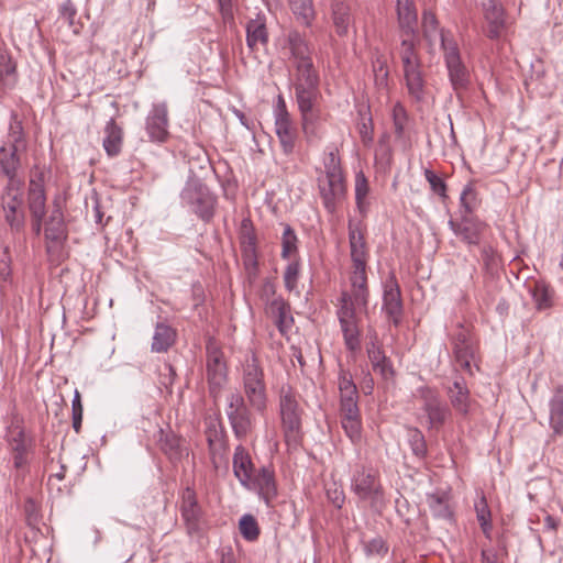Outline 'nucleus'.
I'll use <instances>...</instances> for the list:
<instances>
[{
	"label": "nucleus",
	"instance_id": "1",
	"mask_svg": "<svg viewBox=\"0 0 563 563\" xmlns=\"http://www.w3.org/2000/svg\"><path fill=\"white\" fill-rule=\"evenodd\" d=\"M349 243L352 267L349 275L350 289L343 290L336 311L344 344L351 352L361 347V329L357 311H367L369 289L367 285L368 251L358 225L349 222Z\"/></svg>",
	"mask_w": 563,
	"mask_h": 563
},
{
	"label": "nucleus",
	"instance_id": "2",
	"mask_svg": "<svg viewBox=\"0 0 563 563\" xmlns=\"http://www.w3.org/2000/svg\"><path fill=\"white\" fill-rule=\"evenodd\" d=\"M294 88L303 137L310 145L318 144L324 136V123L329 117L320 106L319 85L309 87L295 85Z\"/></svg>",
	"mask_w": 563,
	"mask_h": 563
},
{
	"label": "nucleus",
	"instance_id": "3",
	"mask_svg": "<svg viewBox=\"0 0 563 563\" xmlns=\"http://www.w3.org/2000/svg\"><path fill=\"white\" fill-rule=\"evenodd\" d=\"M313 47L297 30L290 31L285 40L283 53L296 69L295 85L303 87L319 85V75L312 62Z\"/></svg>",
	"mask_w": 563,
	"mask_h": 563
},
{
	"label": "nucleus",
	"instance_id": "4",
	"mask_svg": "<svg viewBox=\"0 0 563 563\" xmlns=\"http://www.w3.org/2000/svg\"><path fill=\"white\" fill-rule=\"evenodd\" d=\"M398 56L408 95L415 101H422L426 97V74L419 54L418 40L411 37L401 38Z\"/></svg>",
	"mask_w": 563,
	"mask_h": 563
},
{
	"label": "nucleus",
	"instance_id": "5",
	"mask_svg": "<svg viewBox=\"0 0 563 563\" xmlns=\"http://www.w3.org/2000/svg\"><path fill=\"white\" fill-rule=\"evenodd\" d=\"M341 426L353 443L362 440V419L358 408V393L352 375L341 369L339 374Z\"/></svg>",
	"mask_w": 563,
	"mask_h": 563
},
{
	"label": "nucleus",
	"instance_id": "6",
	"mask_svg": "<svg viewBox=\"0 0 563 563\" xmlns=\"http://www.w3.org/2000/svg\"><path fill=\"white\" fill-rule=\"evenodd\" d=\"M242 387L252 409L264 413L267 409V389L264 369L254 352L245 355L241 372Z\"/></svg>",
	"mask_w": 563,
	"mask_h": 563
},
{
	"label": "nucleus",
	"instance_id": "7",
	"mask_svg": "<svg viewBox=\"0 0 563 563\" xmlns=\"http://www.w3.org/2000/svg\"><path fill=\"white\" fill-rule=\"evenodd\" d=\"M324 177L318 178V187L324 208L333 214L346 195L340 157L333 151L324 159Z\"/></svg>",
	"mask_w": 563,
	"mask_h": 563
},
{
	"label": "nucleus",
	"instance_id": "8",
	"mask_svg": "<svg viewBox=\"0 0 563 563\" xmlns=\"http://www.w3.org/2000/svg\"><path fill=\"white\" fill-rule=\"evenodd\" d=\"M439 36L450 84L454 92L460 95L471 84L470 69L462 60L459 45L452 33L441 30Z\"/></svg>",
	"mask_w": 563,
	"mask_h": 563
},
{
	"label": "nucleus",
	"instance_id": "9",
	"mask_svg": "<svg viewBox=\"0 0 563 563\" xmlns=\"http://www.w3.org/2000/svg\"><path fill=\"white\" fill-rule=\"evenodd\" d=\"M279 413L286 443L297 446L302 438V408L299 405L297 394L290 386H283L280 389Z\"/></svg>",
	"mask_w": 563,
	"mask_h": 563
},
{
	"label": "nucleus",
	"instance_id": "10",
	"mask_svg": "<svg viewBox=\"0 0 563 563\" xmlns=\"http://www.w3.org/2000/svg\"><path fill=\"white\" fill-rule=\"evenodd\" d=\"M4 440L16 477H23L34 454V440L18 421H12L7 427Z\"/></svg>",
	"mask_w": 563,
	"mask_h": 563
},
{
	"label": "nucleus",
	"instance_id": "11",
	"mask_svg": "<svg viewBox=\"0 0 563 563\" xmlns=\"http://www.w3.org/2000/svg\"><path fill=\"white\" fill-rule=\"evenodd\" d=\"M239 391L227 395L224 412L232 428L233 434L239 440L246 439L255 428V418L251 406Z\"/></svg>",
	"mask_w": 563,
	"mask_h": 563
},
{
	"label": "nucleus",
	"instance_id": "12",
	"mask_svg": "<svg viewBox=\"0 0 563 563\" xmlns=\"http://www.w3.org/2000/svg\"><path fill=\"white\" fill-rule=\"evenodd\" d=\"M351 488L361 500L369 501L373 508L379 507L384 501L378 472L372 467L357 468L353 474Z\"/></svg>",
	"mask_w": 563,
	"mask_h": 563
},
{
	"label": "nucleus",
	"instance_id": "13",
	"mask_svg": "<svg viewBox=\"0 0 563 563\" xmlns=\"http://www.w3.org/2000/svg\"><path fill=\"white\" fill-rule=\"evenodd\" d=\"M179 512L188 536L201 537L207 522L197 494L191 486L184 488L180 494Z\"/></svg>",
	"mask_w": 563,
	"mask_h": 563
},
{
	"label": "nucleus",
	"instance_id": "14",
	"mask_svg": "<svg viewBox=\"0 0 563 563\" xmlns=\"http://www.w3.org/2000/svg\"><path fill=\"white\" fill-rule=\"evenodd\" d=\"M181 199L202 221L209 222L217 206V197L199 181H191L181 191Z\"/></svg>",
	"mask_w": 563,
	"mask_h": 563
},
{
	"label": "nucleus",
	"instance_id": "15",
	"mask_svg": "<svg viewBox=\"0 0 563 563\" xmlns=\"http://www.w3.org/2000/svg\"><path fill=\"white\" fill-rule=\"evenodd\" d=\"M206 375L209 393L217 400L228 383V366L223 352L211 341L207 343Z\"/></svg>",
	"mask_w": 563,
	"mask_h": 563
},
{
	"label": "nucleus",
	"instance_id": "16",
	"mask_svg": "<svg viewBox=\"0 0 563 563\" xmlns=\"http://www.w3.org/2000/svg\"><path fill=\"white\" fill-rule=\"evenodd\" d=\"M23 185L24 181L7 183L1 196L4 220L10 228L15 231L21 230L25 221L23 210Z\"/></svg>",
	"mask_w": 563,
	"mask_h": 563
},
{
	"label": "nucleus",
	"instance_id": "17",
	"mask_svg": "<svg viewBox=\"0 0 563 563\" xmlns=\"http://www.w3.org/2000/svg\"><path fill=\"white\" fill-rule=\"evenodd\" d=\"M416 397L421 401V409L427 416L429 429H440L451 417L450 408L442 401L435 389L421 386L417 389Z\"/></svg>",
	"mask_w": 563,
	"mask_h": 563
},
{
	"label": "nucleus",
	"instance_id": "18",
	"mask_svg": "<svg viewBox=\"0 0 563 563\" xmlns=\"http://www.w3.org/2000/svg\"><path fill=\"white\" fill-rule=\"evenodd\" d=\"M476 351V344L470 330L460 324L452 334V352L455 364L470 375L474 374V367L478 369Z\"/></svg>",
	"mask_w": 563,
	"mask_h": 563
},
{
	"label": "nucleus",
	"instance_id": "19",
	"mask_svg": "<svg viewBox=\"0 0 563 563\" xmlns=\"http://www.w3.org/2000/svg\"><path fill=\"white\" fill-rule=\"evenodd\" d=\"M145 130L151 142L164 143L168 133V109L165 102L153 104L145 121Z\"/></svg>",
	"mask_w": 563,
	"mask_h": 563
},
{
	"label": "nucleus",
	"instance_id": "20",
	"mask_svg": "<svg viewBox=\"0 0 563 563\" xmlns=\"http://www.w3.org/2000/svg\"><path fill=\"white\" fill-rule=\"evenodd\" d=\"M383 311L394 325L398 327L400 324L404 308L400 288L394 275H391L384 285Z\"/></svg>",
	"mask_w": 563,
	"mask_h": 563
},
{
	"label": "nucleus",
	"instance_id": "21",
	"mask_svg": "<svg viewBox=\"0 0 563 563\" xmlns=\"http://www.w3.org/2000/svg\"><path fill=\"white\" fill-rule=\"evenodd\" d=\"M244 487L257 490L260 497L268 506L277 495L274 471L266 466L261 467L252 476L251 485H245Z\"/></svg>",
	"mask_w": 563,
	"mask_h": 563
},
{
	"label": "nucleus",
	"instance_id": "22",
	"mask_svg": "<svg viewBox=\"0 0 563 563\" xmlns=\"http://www.w3.org/2000/svg\"><path fill=\"white\" fill-rule=\"evenodd\" d=\"M449 225L465 243L473 245L479 244L481 235L486 229V224L484 222L471 218L470 216H462V221L460 223L450 221Z\"/></svg>",
	"mask_w": 563,
	"mask_h": 563
},
{
	"label": "nucleus",
	"instance_id": "23",
	"mask_svg": "<svg viewBox=\"0 0 563 563\" xmlns=\"http://www.w3.org/2000/svg\"><path fill=\"white\" fill-rule=\"evenodd\" d=\"M266 312L274 319V322L280 332L285 335L294 324V318L290 312V306L282 297H274L266 302Z\"/></svg>",
	"mask_w": 563,
	"mask_h": 563
},
{
	"label": "nucleus",
	"instance_id": "24",
	"mask_svg": "<svg viewBox=\"0 0 563 563\" xmlns=\"http://www.w3.org/2000/svg\"><path fill=\"white\" fill-rule=\"evenodd\" d=\"M27 206L32 218H44L46 213V197L42 173L32 177L30 180Z\"/></svg>",
	"mask_w": 563,
	"mask_h": 563
},
{
	"label": "nucleus",
	"instance_id": "25",
	"mask_svg": "<svg viewBox=\"0 0 563 563\" xmlns=\"http://www.w3.org/2000/svg\"><path fill=\"white\" fill-rule=\"evenodd\" d=\"M483 5L488 22L487 35L492 40L499 38L506 27L505 10L497 0H487Z\"/></svg>",
	"mask_w": 563,
	"mask_h": 563
},
{
	"label": "nucleus",
	"instance_id": "26",
	"mask_svg": "<svg viewBox=\"0 0 563 563\" xmlns=\"http://www.w3.org/2000/svg\"><path fill=\"white\" fill-rule=\"evenodd\" d=\"M21 154L16 150L5 145L0 146V174L7 177V183H22L18 173L21 168Z\"/></svg>",
	"mask_w": 563,
	"mask_h": 563
},
{
	"label": "nucleus",
	"instance_id": "27",
	"mask_svg": "<svg viewBox=\"0 0 563 563\" xmlns=\"http://www.w3.org/2000/svg\"><path fill=\"white\" fill-rule=\"evenodd\" d=\"M549 426L552 430L551 439L563 435V386L558 385L549 404Z\"/></svg>",
	"mask_w": 563,
	"mask_h": 563
},
{
	"label": "nucleus",
	"instance_id": "28",
	"mask_svg": "<svg viewBox=\"0 0 563 563\" xmlns=\"http://www.w3.org/2000/svg\"><path fill=\"white\" fill-rule=\"evenodd\" d=\"M233 473L242 486L251 485L252 476L257 471L254 467L247 450L243 445H238L233 454Z\"/></svg>",
	"mask_w": 563,
	"mask_h": 563
},
{
	"label": "nucleus",
	"instance_id": "29",
	"mask_svg": "<svg viewBox=\"0 0 563 563\" xmlns=\"http://www.w3.org/2000/svg\"><path fill=\"white\" fill-rule=\"evenodd\" d=\"M398 22L401 29V38L416 37L417 10L413 0H397Z\"/></svg>",
	"mask_w": 563,
	"mask_h": 563
},
{
	"label": "nucleus",
	"instance_id": "30",
	"mask_svg": "<svg viewBox=\"0 0 563 563\" xmlns=\"http://www.w3.org/2000/svg\"><path fill=\"white\" fill-rule=\"evenodd\" d=\"M275 132L278 137L283 152L289 155L294 152L298 137L297 130L292 123L291 117L276 118Z\"/></svg>",
	"mask_w": 563,
	"mask_h": 563
},
{
	"label": "nucleus",
	"instance_id": "31",
	"mask_svg": "<svg viewBox=\"0 0 563 563\" xmlns=\"http://www.w3.org/2000/svg\"><path fill=\"white\" fill-rule=\"evenodd\" d=\"M19 80L18 64L7 48H0V82L4 89H13Z\"/></svg>",
	"mask_w": 563,
	"mask_h": 563
},
{
	"label": "nucleus",
	"instance_id": "32",
	"mask_svg": "<svg viewBox=\"0 0 563 563\" xmlns=\"http://www.w3.org/2000/svg\"><path fill=\"white\" fill-rule=\"evenodd\" d=\"M452 407L461 415L466 416L471 410L472 399L470 390L463 379H456L448 389Z\"/></svg>",
	"mask_w": 563,
	"mask_h": 563
},
{
	"label": "nucleus",
	"instance_id": "33",
	"mask_svg": "<svg viewBox=\"0 0 563 563\" xmlns=\"http://www.w3.org/2000/svg\"><path fill=\"white\" fill-rule=\"evenodd\" d=\"M268 42V32L265 18L257 15L246 24V44L250 49L255 51L260 45L265 46Z\"/></svg>",
	"mask_w": 563,
	"mask_h": 563
},
{
	"label": "nucleus",
	"instance_id": "34",
	"mask_svg": "<svg viewBox=\"0 0 563 563\" xmlns=\"http://www.w3.org/2000/svg\"><path fill=\"white\" fill-rule=\"evenodd\" d=\"M19 152L24 153L27 147L26 134L22 121L16 114H12L9 123L7 140L2 144Z\"/></svg>",
	"mask_w": 563,
	"mask_h": 563
},
{
	"label": "nucleus",
	"instance_id": "35",
	"mask_svg": "<svg viewBox=\"0 0 563 563\" xmlns=\"http://www.w3.org/2000/svg\"><path fill=\"white\" fill-rule=\"evenodd\" d=\"M104 139L102 142L103 148L108 156H118L122 148L123 132L122 129L115 123L113 119L107 122L104 128Z\"/></svg>",
	"mask_w": 563,
	"mask_h": 563
},
{
	"label": "nucleus",
	"instance_id": "36",
	"mask_svg": "<svg viewBox=\"0 0 563 563\" xmlns=\"http://www.w3.org/2000/svg\"><path fill=\"white\" fill-rule=\"evenodd\" d=\"M45 238L55 243H62L67 239V230L64 216L59 207L52 210L45 227Z\"/></svg>",
	"mask_w": 563,
	"mask_h": 563
},
{
	"label": "nucleus",
	"instance_id": "37",
	"mask_svg": "<svg viewBox=\"0 0 563 563\" xmlns=\"http://www.w3.org/2000/svg\"><path fill=\"white\" fill-rule=\"evenodd\" d=\"M331 11L336 34L340 36L346 35L353 21L349 4L343 1H334Z\"/></svg>",
	"mask_w": 563,
	"mask_h": 563
},
{
	"label": "nucleus",
	"instance_id": "38",
	"mask_svg": "<svg viewBox=\"0 0 563 563\" xmlns=\"http://www.w3.org/2000/svg\"><path fill=\"white\" fill-rule=\"evenodd\" d=\"M427 504L432 512V515L440 519H451L452 510L450 507V496L449 494L442 493H433L427 495Z\"/></svg>",
	"mask_w": 563,
	"mask_h": 563
},
{
	"label": "nucleus",
	"instance_id": "39",
	"mask_svg": "<svg viewBox=\"0 0 563 563\" xmlns=\"http://www.w3.org/2000/svg\"><path fill=\"white\" fill-rule=\"evenodd\" d=\"M175 331L165 323H157L152 342V351L156 353L166 352L175 342Z\"/></svg>",
	"mask_w": 563,
	"mask_h": 563
},
{
	"label": "nucleus",
	"instance_id": "40",
	"mask_svg": "<svg viewBox=\"0 0 563 563\" xmlns=\"http://www.w3.org/2000/svg\"><path fill=\"white\" fill-rule=\"evenodd\" d=\"M289 7L297 20L303 25L310 26L316 16L312 0H288Z\"/></svg>",
	"mask_w": 563,
	"mask_h": 563
},
{
	"label": "nucleus",
	"instance_id": "41",
	"mask_svg": "<svg viewBox=\"0 0 563 563\" xmlns=\"http://www.w3.org/2000/svg\"><path fill=\"white\" fill-rule=\"evenodd\" d=\"M369 186L363 172L355 175V202L361 214H366L369 207Z\"/></svg>",
	"mask_w": 563,
	"mask_h": 563
},
{
	"label": "nucleus",
	"instance_id": "42",
	"mask_svg": "<svg viewBox=\"0 0 563 563\" xmlns=\"http://www.w3.org/2000/svg\"><path fill=\"white\" fill-rule=\"evenodd\" d=\"M283 227L280 256L284 260H290L298 253V238L289 224H283Z\"/></svg>",
	"mask_w": 563,
	"mask_h": 563
},
{
	"label": "nucleus",
	"instance_id": "43",
	"mask_svg": "<svg viewBox=\"0 0 563 563\" xmlns=\"http://www.w3.org/2000/svg\"><path fill=\"white\" fill-rule=\"evenodd\" d=\"M372 64L375 86L379 90H386L388 87L389 69L385 56L377 54Z\"/></svg>",
	"mask_w": 563,
	"mask_h": 563
},
{
	"label": "nucleus",
	"instance_id": "44",
	"mask_svg": "<svg viewBox=\"0 0 563 563\" xmlns=\"http://www.w3.org/2000/svg\"><path fill=\"white\" fill-rule=\"evenodd\" d=\"M531 294L537 309L544 310L552 306L553 291L544 283H536Z\"/></svg>",
	"mask_w": 563,
	"mask_h": 563
},
{
	"label": "nucleus",
	"instance_id": "45",
	"mask_svg": "<svg viewBox=\"0 0 563 563\" xmlns=\"http://www.w3.org/2000/svg\"><path fill=\"white\" fill-rule=\"evenodd\" d=\"M460 203L463 216H470L477 209L479 200L472 183L467 184L461 192Z\"/></svg>",
	"mask_w": 563,
	"mask_h": 563
},
{
	"label": "nucleus",
	"instance_id": "46",
	"mask_svg": "<svg viewBox=\"0 0 563 563\" xmlns=\"http://www.w3.org/2000/svg\"><path fill=\"white\" fill-rule=\"evenodd\" d=\"M159 448L169 457L176 459L179 455L180 439L173 432L161 430Z\"/></svg>",
	"mask_w": 563,
	"mask_h": 563
},
{
	"label": "nucleus",
	"instance_id": "47",
	"mask_svg": "<svg viewBox=\"0 0 563 563\" xmlns=\"http://www.w3.org/2000/svg\"><path fill=\"white\" fill-rule=\"evenodd\" d=\"M393 123L394 132L397 140H404L406 133V126L408 123V114L401 103L397 102L393 107Z\"/></svg>",
	"mask_w": 563,
	"mask_h": 563
},
{
	"label": "nucleus",
	"instance_id": "48",
	"mask_svg": "<svg viewBox=\"0 0 563 563\" xmlns=\"http://www.w3.org/2000/svg\"><path fill=\"white\" fill-rule=\"evenodd\" d=\"M475 511L476 518L479 522L483 532L485 533L486 537H489V532L492 529L490 510L484 496H482L479 500L475 503Z\"/></svg>",
	"mask_w": 563,
	"mask_h": 563
},
{
	"label": "nucleus",
	"instance_id": "49",
	"mask_svg": "<svg viewBox=\"0 0 563 563\" xmlns=\"http://www.w3.org/2000/svg\"><path fill=\"white\" fill-rule=\"evenodd\" d=\"M408 441L412 453L417 457H424L427 454V443L424 435L418 428H408Z\"/></svg>",
	"mask_w": 563,
	"mask_h": 563
},
{
	"label": "nucleus",
	"instance_id": "50",
	"mask_svg": "<svg viewBox=\"0 0 563 563\" xmlns=\"http://www.w3.org/2000/svg\"><path fill=\"white\" fill-rule=\"evenodd\" d=\"M240 532L247 541H255L260 536V528L252 515H244L240 519Z\"/></svg>",
	"mask_w": 563,
	"mask_h": 563
},
{
	"label": "nucleus",
	"instance_id": "51",
	"mask_svg": "<svg viewBox=\"0 0 563 563\" xmlns=\"http://www.w3.org/2000/svg\"><path fill=\"white\" fill-rule=\"evenodd\" d=\"M291 258L292 260L288 263L284 272V284L289 291L296 289L300 274L299 260L296 257Z\"/></svg>",
	"mask_w": 563,
	"mask_h": 563
},
{
	"label": "nucleus",
	"instance_id": "52",
	"mask_svg": "<svg viewBox=\"0 0 563 563\" xmlns=\"http://www.w3.org/2000/svg\"><path fill=\"white\" fill-rule=\"evenodd\" d=\"M424 177L426 179L428 180L430 187H431V190L437 194L438 196L440 197H446L445 192H446V185L445 183L443 181V179L441 177H439L434 172H432L431 169H426L424 170Z\"/></svg>",
	"mask_w": 563,
	"mask_h": 563
},
{
	"label": "nucleus",
	"instance_id": "53",
	"mask_svg": "<svg viewBox=\"0 0 563 563\" xmlns=\"http://www.w3.org/2000/svg\"><path fill=\"white\" fill-rule=\"evenodd\" d=\"M358 133L364 145H369L373 142V122L372 118L362 119L358 123Z\"/></svg>",
	"mask_w": 563,
	"mask_h": 563
},
{
	"label": "nucleus",
	"instance_id": "54",
	"mask_svg": "<svg viewBox=\"0 0 563 563\" xmlns=\"http://www.w3.org/2000/svg\"><path fill=\"white\" fill-rule=\"evenodd\" d=\"M366 555H383L387 552V548L382 538H375L364 545Z\"/></svg>",
	"mask_w": 563,
	"mask_h": 563
},
{
	"label": "nucleus",
	"instance_id": "55",
	"mask_svg": "<svg viewBox=\"0 0 563 563\" xmlns=\"http://www.w3.org/2000/svg\"><path fill=\"white\" fill-rule=\"evenodd\" d=\"M241 233L243 243H247L250 249L255 247V235L253 233L252 224L249 219H243L241 223Z\"/></svg>",
	"mask_w": 563,
	"mask_h": 563
},
{
	"label": "nucleus",
	"instance_id": "56",
	"mask_svg": "<svg viewBox=\"0 0 563 563\" xmlns=\"http://www.w3.org/2000/svg\"><path fill=\"white\" fill-rule=\"evenodd\" d=\"M327 496L334 507L339 509L342 508L345 500V496L343 490L336 487L335 484H333V487H329L327 489Z\"/></svg>",
	"mask_w": 563,
	"mask_h": 563
},
{
	"label": "nucleus",
	"instance_id": "57",
	"mask_svg": "<svg viewBox=\"0 0 563 563\" xmlns=\"http://www.w3.org/2000/svg\"><path fill=\"white\" fill-rule=\"evenodd\" d=\"M60 16L71 26L76 16V8L71 0H66L60 5Z\"/></svg>",
	"mask_w": 563,
	"mask_h": 563
},
{
	"label": "nucleus",
	"instance_id": "58",
	"mask_svg": "<svg viewBox=\"0 0 563 563\" xmlns=\"http://www.w3.org/2000/svg\"><path fill=\"white\" fill-rule=\"evenodd\" d=\"M438 21L432 13H426L423 15V32L427 38H430L432 33L437 31Z\"/></svg>",
	"mask_w": 563,
	"mask_h": 563
},
{
	"label": "nucleus",
	"instance_id": "59",
	"mask_svg": "<svg viewBox=\"0 0 563 563\" xmlns=\"http://www.w3.org/2000/svg\"><path fill=\"white\" fill-rule=\"evenodd\" d=\"M367 354L372 365H379L378 363L386 357L384 351L374 343L367 349Z\"/></svg>",
	"mask_w": 563,
	"mask_h": 563
},
{
	"label": "nucleus",
	"instance_id": "60",
	"mask_svg": "<svg viewBox=\"0 0 563 563\" xmlns=\"http://www.w3.org/2000/svg\"><path fill=\"white\" fill-rule=\"evenodd\" d=\"M218 4L223 20H233L232 0H218Z\"/></svg>",
	"mask_w": 563,
	"mask_h": 563
},
{
	"label": "nucleus",
	"instance_id": "61",
	"mask_svg": "<svg viewBox=\"0 0 563 563\" xmlns=\"http://www.w3.org/2000/svg\"><path fill=\"white\" fill-rule=\"evenodd\" d=\"M91 201H92L91 217L93 218L96 223L100 224V223H102L103 212L101 210V205H100L98 196L97 195L92 196Z\"/></svg>",
	"mask_w": 563,
	"mask_h": 563
},
{
	"label": "nucleus",
	"instance_id": "62",
	"mask_svg": "<svg viewBox=\"0 0 563 563\" xmlns=\"http://www.w3.org/2000/svg\"><path fill=\"white\" fill-rule=\"evenodd\" d=\"M274 117L276 118H286L290 117V113L287 110L286 102L282 95H278L277 102L274 110Z\"/></svg>",
	"mask_w": 563,
	"mask_h": 563
},
{
	"label": "nucleus",
	"instance_id": "63",
	"mask_svg": "<svg viewBox=\"0 0 563 563\" xmlns=\"http://www.w3.org/2000/svg\"><path fill=\"white\" fill-rule=\"evenodd\" d=\"M378 364L379 365H373V369L379 372L382 376L387 378L393 374V368L387 357H385L384 361L379 362Z\"/></svg>",
	"mask_w": 563,
	"mask_h": 563
},
{
	"label": "nucleus",
	"instance_id": "64",
	"mask_svg": "<svg viewBox=\"0 0 563 563\" xmlns=\"http://www.w3.org/2000/svg\"><path fill=\"white\" fill-rule=\"evenodd\" d=\"M219 563H238L235 554L231 548H222L219 552Z\"/></svg>",
	"mask_w": 563,
	"mask_h": 563
}]
</instances>
